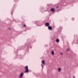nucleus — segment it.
Here are the masks:
<instances>
[{
  "label": "nucleus",
  "instance_id": "1",
  "mask_svg": "<svg viewBox=\"0 0 78 78\" xmlns=\"http://www.w3.org/2000/svg\"><path fill=\"white\" fill-rule=\"evenodd\" d=\"M25 73H28L29 72V71L28 70V66H26L25 68Z\"/></svg>",
  "mask_w": 78,
  "mask_h": 78
},
{
  "label": "nucleus",
  "instance_id": "7",
  "mask_svg": "<svg viewBox=\"0 0 78 78\" xmlns=\"http://www.w3.org/2000/svg\"><path fill=\"white\" fill-rule=\"evenodd\" d=\"M51 53L52 55H54L55 54V53H54V51H51Z\"/></svg>",
  "mask_w": 78,
  "mask_h": 78
},
{
  "label": "nucleus",
  "instance_id": "15",
  "mask_svg": "<svg viewBox=\"0 0 78 78\" xmlns=\"http://www.w3.org/2000/svg\"><path fill=\"white\" fill-rule=\"evenodd\" d=\"M58 7H59V6H58L56 8H58Z\"/></svg>",
  "mask_w": 78,
  "mask_h": 78
},
{
  "label": "nucleus",
  "instance_id": "10",
  "mask_svg": "<svg viewBox=\"0 0 78 78\" xmlns=\"http://www.w3.org/2000/svg\"><path fill=\"white\" fill-rule=\"evenodd\" d=\"M70 49L69 48H67L66 51H69Z\"/></svg>",
  "mask_w": 78,
  "mask_h": 78
},
{
  "label": "nucleus",
  "instance_id": "6",
  "mask_svg": "<svg viewBox=\"0 0 78 78\" xmlns=\"http://www.w3.org/2000/svg\"><path fill=\"white\" fill-rule=\"evenodd\" d=\"M43 64H45V61L44 60H42L41 62Z\"/></svg>",
  "mask_w": 78,
  "mask_h": 78
},
{
  "label": "nucleus",
  "instance_id": "5",
  "mask_svg": "<svg viewBox=\"0 0 78 78\" xmlns=\"http://www.w3.org/2000/svg\"><path fill=\"white\" fill-rule=\"evenodd\" d=\"M51 11L52 12H54V11H55V9H54V8H52L51 9Z\"/></svg>",
  "mask_w": 78,
  "mask_h": 78
},
{
  "label": "nucleus",
  "instance_id": "16",
  "mask_svg": "<svg viewBox=\"0 0 78 78\" xmlns=\"http://www.w3.org/2000/svg\"><path fill=\"white\" fill-rule=\"evenodd\" d=\"M75 76H73V78H75Z\"/></svg>",
  "mask_w": 78,
  "mask_h": 78
},
{
  "label": "nucleus",
  "instance_id": "3",
  "mask_svg": "<svg viewBox=\"0 0 78 78\" xmlns=\"http://www.w3.org/2000/svg\"><path fill=\"white\" fill-rule=\"evenodd\" d=\"M23 73H21L20 74V78H22V77H23Z\"/></svg>",
  "mask_w": 78,
  "mask_h": 78
},
{
  "label": "nucleus",
  "instance_id": "13",
  "mask_svg": "<svg viewBox=\"0 0 78 78\" xmlns=\"http://www.w3.org/2000/svg\"><path fill=\"white\" fill-rule=\"evenodd\" d=\"M23 27H26V25H24Z\"/></svg>",
  "mask_w": 78,
  "mask_h": 78
},
{
  "label": "nucleus",
  "instance_id": "8",
  "mask_svg": "<svg viewBox=\"0 0 78 78\" xmlns=\"http://www.w3.org/2000/svg\"><path fill=\"white\" fill-rule=\"evenodd\" d=\"M58 72H60L61 70V68H58Z\"/></svg>",
  "mask_w": 78,
  "mask_h": 78
},
{
  "label": "nucleus",
  "instance_id": "11",
  "mask_svg": "<svg viewBox=\"0 0 78 78\" xmlns=\"http://www.w3.org/2000/svg\"><path fill=\"white\" fill-rule=\"evenodd\" d=\"M60 55H63V54L62 52H60Z\"/></svg>",
  "mask_w": 78,
  "mask_h": 78
},
{
  "label": "nucleus",
  "instance_id": "4",
  "mask_svg": "<svg viewBox=\"0 0 78 78\" xmlns=\"http://www.w3.org/2000/svg\"><path fill=\"white\" fill-rule=\"evenodd\" d=\"M48 29L50 30H52V27L51 26H49L48 27Z\"/></svg>",
  "mask_w": 78,
  "mask_h": 78
},
{
  "label": "nucleus",
  "instance_id": "12",
  "mask_svg": "<svg viewBox=\"0 0 78 78\" xmlns=\"http://www.w3.org/2000/svg\"><path fill=\"white\" fill-rule=\"evenodd\" d=\"M41 66L43 67V68H44V66H42V64H41Z\"/></svg>",
  "mask_w": 78,
  "mask_h": 78
},
{
  "label": "nucleus",
  "instance_id": "9",
  "mask_svg": "<svg viewBox=\"0 0 78 78\" xmlns=\"http://www.w3.org/2000/svg\"><path fill=\"white\" fill-rule=\"evenodd\" d=\"M56 41H57V42H59V40L58 39H57L56 40Z\"/></svg>",
  "mask_w": 78,
  "mask_h": 78
},
{
  "label": "nucleus",
  "instance_id": "14",
  "mask_svg": "<svg viewBox=\"0 0 78 78\" xmlns=\"http://www.w3.org/2000/svg\"><path fill=\"white\" fill-rule=\"evenodd\" d=\"M9 30H11V28H9Z\"/></svg>",
  "mask_w": 78,
  "mask_h": 78
},
{
  "label": "nucleus",
  "instance_id": "2",
  "mask_svg": "<svg viewBox=\"0 0 78 78\" xmlns=\"http://www.w3.org/2000/svg\"><path fill=\"white\" fill-rule=\"evenodd\" d=\"M50 25V23H46L45 24V26H46V27H48Z\"/></svg>",
  "mask_w": 78,
  "mask_h": 78
}]
</instances>
